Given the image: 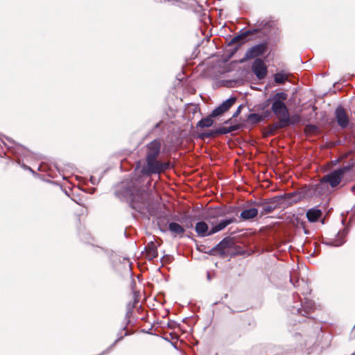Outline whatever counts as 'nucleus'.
Returning a JSON list of instances; mask_svg holds the SVG:
<instances>
[{
	"instance_id": "nucleus-1",
	"label": "nucleus",
	"mask_w": 355,
	"mask_h": 355,
	"mask_svg": "<svg viewBox=\"0 0 355 355\" xmlns=\"http://www.w3.org/2000/svg\"><path fill=\"white\" fill-rule=\"evenodd\" d=\"M353 164L337 168L324 175L320 182L305 187L303 190L304 197L311 198L320 196L331 192V189H336L341 183L352 181L354 178Z\"/></svg>"
},
{
	"instance_id": "nucleus-2",
	"label": "nucleus",
	"mask_w": 355,
	"mask_h": 355,
	"mask_svg": "<svg viewBox=\"0 0 355 355\" xmlns=\"http://www.w3.org/2000/svg\"><path fill=\"white\" fill-rule=\"evenodd\" d=\"M302 196L300 193H291L286 196H277L269 201L264 202L259 207H261L260 215L263 216L272 212L275 209L280 208L284 203L293 204L300 201Z\"/></svg>"
},
{
	"instance_id": "nucleus-3",
	"label": "nucleus",
	"mask_w": 355,
	"mask_h": 355,
	"mask_svg": "<svg viewBox=\"0 0 355 355\" xmlns=\"http://www.w3.org/2000/svg\"><path fill=\"white\" fill-rule=\"evenodd\" d=\"M148 193L144 189L133 188L123 191V198L128 202L132 209L141 211L147 206Z\"/></svg>"
},
{
	"instance_id": "nucleus-4",
	"label": "nucleus",
	"mask_w": 355,
	"mask_h": 355,
	"mask_svg": "<svg viewBox=\"0 0 355 355\" xmlns=\"http://www.w3.org/2000/svg\"><path fill=\"white\" fill-rule=\"evenodd\" d=\"M271 110L279 119L277 128H284L290 123H294L292 120H290L288 110L284 102L272 101Z\"/></svg>"
},
{
	"instance_id": "nucleus-5",
	"label": "nucleus",
	"mask_w": 355,
	"mask_h": 355,
	"mask_svg": "<svg viewBox=\"0 0 355 355\" xmlns=\"http://www.w3.org/2000/svg\"><path fill=\"white\" fill-rule=\"evenodd\" d=\"M168 163H162L156 160V159H146V166L142 168L141 173L146 175L159 174L168 168Z\"/></svg>"
},
{
	"instance_id": "nucleus-6",
	"label": "nucleus",
	"mask_w": 355,
	"mask_h": 355,
	"mask_svg": "<svg viewBox=\"0 0 355 355\" xmlns=\"http://www.w3.org/2000/svg\"><path fill=\"white\" fill-rule=\"evenodd\" d=\"M267 43H260L248 49L241 62H244L248 60L253 59L258 56L263 55L267 51Z\"/></svg>"
},
{
	"instance_id": "nucleus-7",
	"label": "nucleus",
	"mask_w": 355,
	"mask_h": 355,
	"mask_svg": "<svg viewBox=\"0 0 355 355\" xmlns=\"http://www.w3.org/2000/svg\"><path fill=\"white\" fill-rule=\"evenodd\" d=\"M236 102V98L231 97L216 107L211 112V116H218L227 112Z\"/></svg>"
},
{
	"instance_id": "nucleus-8",
	"label": "nucleus",
	"mask_w": 355,
	"mask_h": 355,
	"mask_svg": "<svg viewBox=\"0 0 355 355\" xmlns=\"http://www.w3.org/2000/svg\"><path fill=\"white\" fill-rule=\"evenodd\" d=\"M252 71L259 79H263L267 73V67L261 59H256L252 64Z\"/></svg>"
},
{
	"instance_id": "nucleus-9",
	"label": "nucleus",
	"mask_w": 355,
	"mask_h": 355,
	"mask_svg": "<svg viewBox=\"0 0 355 355\" xmlns=\"http://www.w3.org/2000/svg\"><path fill=\"white\" fill-rule=\"evenodd\" d=\"M160 141L155 139L147 146L146 159H157L160 152Z\"/></svg>"
},
{
	"instance_id": "nucleus-10",
	"label": "nucleus",
	"mask_w": 355,
	"mask_h": 355,
	"mask_svg": "<svg viewBox=\"0 0 355 355\" xmlns=\"http://www.w3.org/2000/svg\"><path fill=\"white\" fill-rule=\"evenodd\" d=\"M348 231L344 228L343 230L338 232L335 239H330L326 243L329 245L338 247L345 243V237Z\"/></svg>"
},
{
	"instance_id": "nucleus-11",
	"label": "nucleus",
	"mask_w": 355,
	"mask_h": 355,
	"mask_svg": "<svg viewBox=\"0 0 355 355\" xmlns=\"http://www.w3.org/2000/svg\"><path fill=\"white\" fill-rule=\"evenodd\" d=\"M335 114L338 124L342 128H346L349 124V119L345 110L338 107L336 108Z\"/></svg>"
},
{
	"instance_id": "nucleus-12",
	"label": "nucleus",
	"mask_w": 355,
	"mask_h": 355,
	"mask_svg": "<svg viewBox=\"0 0 355 355\" xmlns=\"http://www.w3.org/2000/svg\"><path fill=\"white\" fill-rule=\"evenodd\" d=\"M301 306L302 309L293 307V311L302 315L308 314L314 309V302L305 298V301L301 302Z\"/></svg>"
},
{
	"instance_id": "nucleus-13",
	"label": "nucleus",
	"mask_w": 355,
	"mask_h": 355,
	"mask_svg": "<svg viewBox=\"0 0 355 355\" xmlns=\"http://www.w3.org/2000/svg\"><path fill=\"white\" fill-rule=\"evenodd\" d=\"M195 231L199 237H205L212 235L210 233L208 225L205 221H200L196 224Z\"/></svg>"
},
{
	"instance_id": "nucleus-14",
	"label": "nucleus",
	"mask_w": 355,
	"mask_h": 355,
	"mask_svg": "<svg viewBox=\"0 0 355 355\" xmlns=\"http://www.w3.org/2000/svg\"><path fill=\"white\" fill-rule=\"evenodd\" d=\"M234 221H235V218H226L225 220H223L220 221L216 225H214L210 229V233L212 234H216V233L224 230L227 226L232 224Z\"/></svg>"
},
{
	"instance_id": "nucleus-15",
	"label": "nucleus",
	"mask_w": 355,
	"mask_h": 355,
	"mask_svg": "<svg viewBox=\"0 0 355 355\" xmlns=\"http://www.w3.org/2000/svg\"><path fill=\"white\" fill-rule=\"evenodd\" d=\"M240 126H241L240 125L237 124V125H232L230 127H223V128H220L216 130L215 132L211 131L210 132L205 133L203 135L207 137H209L213 136L214 134L225 135V134L230 133L232 131L239 130L240 128Z\"/></svg>"
},
{
	"instance_id": "nucleus-16",
	"label": "nucleus",
	"mask_w": 355,
	"mask_h": 355,
	"mask_svg": "<svg viewBox=\"0 0 355 355\" xmlns=\"http://www.w3.org/2000/svg\"><path fill=\"white\" fill-rule=\"evenodd\" d=\"M322 216V211L318 208H312L307 211L306 217L309 222H316Z\"/></svg>"
},
{
	"instance_id": "nucleus-17",
	"label": "nucleus",
	"mask_w": 355,
	"mask_h": 355,
	"mask_svg": "<svg viewBox=\"0 0 355 355\" xmlns=\"http://www.w3.org/2000/svg\"><path fill=\"white\" fill-rule=\"evenodd\" d=\"M168 230L175 236L180 235L182 236L185 232L184 228L182 225L175 222L168 224Z\"/></svg>"
},
{
	"instance_id": "nucleus-18",
	"label": "nucleus",
	"mask_w": 355,
	"mask_h": 355,
	"mask_svg": "<svg viewBox=\"0 0 355 355\" xmlns=\"http://www.w3.org/2000/svg\"><path fill=\"white\" fill-rule=\"evenodd\" d=\"M258 214V209L256 208H250L245 209L241 213V217L244 220L254 218Z\"/></svg>"
},
{
	"instance_id": "nucleus-19",
	"label": "nucleus",
	"mask_w": 355,
	"mask_h": 355,
	"mask_svg": "<svg viewBox=\"0 0 355 355\" xmlns=\"http://www.w3.org/2000/svg\"><path fill=\"white\" fill-rule=\"evenodd\" d=\"M224 216V213L223 212V211L219 209V208H215V209H211L210 210H209L208 211V214H207V219H214V218H219V217H222Z\"/></svg>"
},
{
	"instance_id": "nucleus-20",
	"label": "nucleus",
	"mask_w": 355,
	"mask_h": 355,
	"mask_svg": "<svg viewBox=\"0 0 355 355\" xmlns=\"http://www.w3.org/2000/svg\"><path fill=\"white\" fill-rule=\"evenodd\" d=\"M212 117L213 116H209L206 118H204V119H202L198 123V126L200 127V128H209V127H211L213 123H214V121L212 119Z\"/></svg>"
},
{
	"instance_id": "nucleus-21",
	"label": "nucleus",
	"mask_w": 355,
	"mask_h": 355,
	"mask_svg": "<svg viewBox=\"0 0 355 355\" xmlns=\"http://www.w3.org/2000/svg\"><path fill=\"white\" fill-rule=\"evenodd\" d=\"M264 117L261 115H259V114H250L248 116V120L249 122H250L252 124L257 123L262 120H263Z\"/></svg>"
},
{
	"instance_id": "nucleus-22",
	"label": "nucleus",
	"mask_w": 355,
	"mask_h": 355,
	"mask_svg": "<svg viewBox=\"0 0 355 355\" xmlns=\"http://www.w3.org/2000/svg\"><path fill=\"white\" fill-rule=\"evenodd\" d=\"M254 32V31H246L244 33H241V35H236V37H234L232 40V43L237 42L239 40H243V39L245 38L246 37H248V35L252 34Z\"/></svg>"
},
{
	"instance_id": "nucleus-23",
	"label": "nucleus",
	"mask_w": 355,
	"mask_h": 355,
	"mask_svg": "<svg viewBox=\"0 0 355 355\" xmlns=\"http://www.w3.org/2000/svg\"><path fill=\"white\" fill-rule=\"evenodd\" d=\"M287 80V76L283 73H277L275 75V81L278 84H283Z\"/></svg>"
},
{
	"instance_id": "nucleus-24",
	"label": "nucleus",
	"mask_w": 355,
	"mask_h": 355,
	"mask_svg": "<svg viewBox=\"0 0 355 355\" xmlns=\"http://www.w3.org/2000/svg\"><path fill=\"white\" fill-rule=\"evenodd\" d=\"M230 243V241L228 239H224L216 245V248L224 252L225 249L229 246Z\"/></svg>"
},
{
	"instance_id": "nucleus-25",
	"label": "nucleus",
	"mask_w": 355,
	"mask_h": 355,
	"mask_svg": "<svg viewBox=\"0 0 355 355\" xmlns=\"http://www.w3.org/2000/svg\"><path fill=\"white\" fill-rule=\"evenodd\" d=\"M287 98V94L284 92H278L274 95L272 98V101H284Z\"/></svg>"
},
{
	"instance_id": "nucleus-26",
	"label": "nucleus",
	"mask_w": 355,
	"mask_h": 355,
	"mask_svg": "<svg viewBox=\"0 0 355 355\" xmlns=\"http://www.w3.org/2000/svg\"><path fill=\"white\" fill-rule=\"evenodd\" d=\"M148 253L152 258L157 257V251L155 247L150 248V249L148 251Z\"/></svg>"
},
{
	"instance_id": "nucleus-27",
	"label": "nucleus",
	"mask_w": 355,
	"mask_h": 355,
	"mask_svg": "<svg viewBox=\"0 0 355 355\" xmlns=\"http://www.w3.org/2000/svg\"><path fill=\"white\" fill-rule=\"evenodd\" d=\"M290 120H292V121L294 122L293 124H294L300 121V116L297 115L293 116L291 118H290ZM291 123H290L289 125H291Z\"/></svg>"
},
{
	"instance_id": "nucleus-28",
	"label": "nucleus",
	"mask_w": 355,
	"mask_h": 355,
	"mask_svg": "<svg viewBox=\"0 0 355 355\" xmlns=\"http://www.w3.org/2000/svg\"><path fill=\"white\" fill-rule=\"evenodd\" d=\"M241 105H240L237 110H236V112L234 113L232 117L234 118V117H236L241 112Z\"/></svg>"
},
{
	"instance_id": "nucleus-29",
	"label": "nucleus",
	"mask_w": 355,
	"mask_h": 355,
	"mask_svg": "<svg viewBox=\"0 0 355 355\" xmlns=\"http://www.w3.org/2000/svg\"><path fill=\"white\" fill-rule=\"evenodd\" d=\"M90 181L92 182V183L93 184H95V179H94V177H91V178H90Z\"/></svg>"
},
{
	"instance_id": "nucleus-30",
	"label": "nucleus",
	"mask_w": 355,
	"mask_h": 355,
	"mask_svg": "<svg viewBox=\"0 0 355 355\" xmlns=\"http://www.w3.org/2000/svg\"><path fill=\"white\" fill-rule=\"evenodd\" d=\"M207 278H208L209 279H210V275H209V274H208V275H207Z\"/></svg>"
},
{
	"instance_id": "nucleus-31",
	"label": "nucleus",
	"mask_w": 355,
	"mask_h": 355,
	"mask_svg": "<svg viewBox=\"0 0 355 355\" xmlns=\"http://www.w3.org/2000/svg\"><path fill=\"white\" fill-rule=\"evenodd\" d=\"M229 121H230V120H228V121H225V123H229Z\"/></svg>"
}]
</instances>
